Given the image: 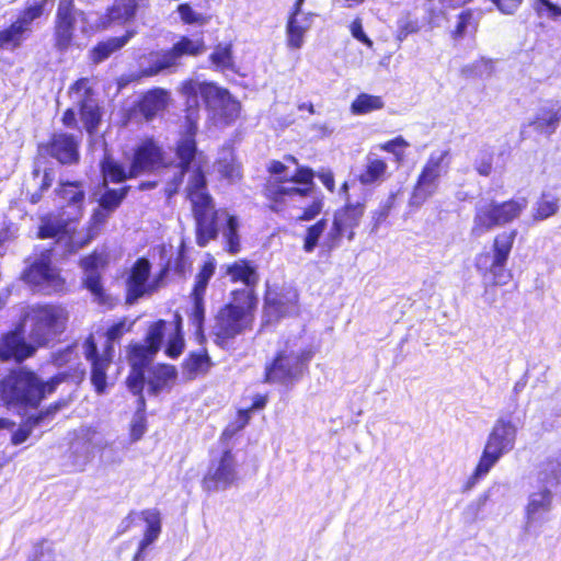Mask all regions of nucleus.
<instances>
[{
    "label": "nucleus",
    "instance_id": "nucleus-1",
    "mask_svg": "<svg viewBox=\"0 0 561 561\" xmlns=\"http://www.w3.org/2000/svg\"><path fill=\"white\" fill-rule=\"evenodd\" d=\"M199 106H187L184 110V128L174 144V154L178 159L179 172L168 182L164 195L173 197L183 184L185 173H188L185 187V198L190 202L194 218L195 241L201 248L206 247L218 237V210L208 190L207 158L198 149L197 134Z\"/></svg>",
    "mask_w": 561,
    "mask_h": 561
},
{
    "label": "nucleus",
    "instance_id": "nucleus-2",
    "mask_svg": "<svg viewBox=\"0 0 561 561\" xmlns=\"http://www.w3.org/2000/svg\"><path fill=\"white\" fill-rule=\"evenodd\" d=\"M270 175H283L287 167L279 160H271L266 167ZM316 172L307 165H298L290 178L268 176L262 184L261 195L271 213L283 214L296 208L295 199L310 196L314 185Z\"/></svg>",
    "mask_w": 561,
    "mask_h": 561
},
{
    "label": "nucleus",
    "instance_id": "nucleus-3",
    "mask_svg": "<svg viewBox=\"0 0 561 561\" xmlns=\"http://www.w3.org/2000/svg\"><path fill=\"white\" fill-rule=\"evenodd\" d=\"M230 296L232 301L221 306L215 317L214 334L221 343L253 329L259 304L252 289H233Z\"/></svg>",
    "mask_w": 561,
    "mask_h": 561
},
{
    "label": "nucleus",
    "instance_id": "nucleus-4",
    "mask_svg": "<svg viewBox=\"0 0 561 561\" xmlns=\"http://www.w3.org/2000/svg\"><path fill=\"white\" fill-rule=\"evenodd\" d=\"M517 237L516 229L504 230L496 233L492 239L491 253L481 252L474 259V267L484 278L490 282L484 293L490 288L506 285L512 278V272L506 268L507 261L514 248Z\"/></svg>",
    "mask_w": 561,
    "mask_h": 561
},
{
    "label": "nucleus",
    "instance_id": "nucleus-5",
    "mask_svg": "<svg viewBox=\"0 0 561 561\" xmlns=\"http://www.w3.org/2000/svg\"><path fill=\"white\" fill-rule=\"evenodd\" d=\"M27 317L32 321L28 336L37 347L60 342L70 318L67 307L59 302L35 304L30 307Z\"/></svg>",
    "mask_w": 561,
    "mask_h": 561
},
{
    "label": "nucleus",
    "instance_id": "nucleus-6",
    "mask_svg": "<svg viewBox=\"0 0 561 561\" xmlns=\"http://www.w3.org/2000/svg\"><path fill=\"white\" fill-rule=\"evenodd\" d=\"M180 91L186 98L199 94L206 108L216 111L219 119L226 125L236 122L241 114V102L227 88L219 87L216 82L198 83L193 79H186L182 82Z\"/></svg>",
    "mask_w": 561,
    "mask_h": 561
},
{
    "label": "nucleus",
    "instance_id": "nucleus-7",
    "mask_svg": "<svg viewBox=\"0 0 561 561\" xmlns=\"http://www.w3.org/2000/svg\"><path fill=\"white\" fill-rule=\"evenodd\" d=\"M526 207V198L490 201L479 205L474 209L470 233L474 238H480L496 227L511 224L520 216Z\"/></svg>",
    "mask_w": 561,
    "mask_h": 561
},
{
    "label": "nucleus",
    "instance_id": "nucleus-8",
    "mask_svg": "<svg viewBox=\"0 0 561 561\" xmlns=\"http://www.w3.org/2000/svg\"><path fill=\"white\" fill-rule=\"evenodd\" d=\"M312 357L313 352L310 348L294 352L286 346L277 351L273 359L266 364L264 381L279 386L297 382L307 371L308 364Z\"/></svg>",
    "mask_w": 561,
    "mask_h": 561
},
{
    "label": "nucleus",
    "instance_id": "nucleus-9",
    "mask_svg": "<svg viewBox=\"0 0 561 561\" xmlns=\"http://www.w3.org/2000/svg\"><path fill=\"white\" fill-rule=\"evenodd\" d=\"M51 0H32L19 11L14 21L0 28V50H15L32 33L34 22L48 15Z\"/></svg>",
    "mask_w": 561,
    "mask_h": 561
},
{
    "label": "nucleus",
    "instance_id": "nucleus-10",
    "mask_svg": "<svg viewBox=\"0 0 561 561\" xmlns=\"http://www.w3.org/2000/svg\"><path fill=\"white\" fill-rule=\"evenodd\" d=\"M516 433V426L511 421L499 420L495 423L474 470L476 479L485 476L504 454L514 448Z\"/></svg>",
    "mask_w": 561,
    "mask_h": 561
},
{
    "label": "nucleus",
    "instance_id": "nucleus-11",
    "mask_svg": "<svg viewBox=\"0 0 561 561\" xmlns=\"http://www.w3.org/2000/svg\"><path fill=\"white\" fill-rule=\"evenodd\" d=\"M365 210V202L345 203L339 207L333 214L332 225L323 241V247L331 252L340 247L343 238L353 241L356 234L355 229L359 227Z\"/></svg>",
    "mask_w": 561,
    "mask_h": 561
},
{
    "label": "nucleus",
    "instance_id": "nucleus-12",
    "mask_svg": "<svg viewBox=\"0 0 561 561\" xmlns=\"http://www.w3.org/2000/svg\"><path fill=\"white\" fill-rule=\"evenodd\" d=\"M104 192L98 199V208L93 209L89 221L84 228L83 237L78 240L80 248L89 244L103 230L111 215L119 208L128 193L130 185H123L118 188L104 187Z\"/></svg>",
    "mask_w": 561,
    "mask_h": 561
},
{
    "label": "nucleus",
    "instance_id": "nucleus-13",
    "mask_svg": "<svg viewBox=\"0 0 561 561\" xmlns=\"http://www.w3.org/2000/svg\"><path fill=\"white\" fill-rule=\"evenodd\" d=\"M450 151L432 153L422 167L412 187L411 199L420 205L426 202L438 188V181L449 167Z\"/></svg>",
    "mask_w": 561,
    "mask_h": 561
},
{
    "label": "nucleus",
    "instance_id": "nucleus-14",
    "mask_svg": "<svg viewBox=\"0 0 561 561\" xmlns=\"http://www.w3.org/2000/svg\"><path fill=\"white\" fill-rule=\"evenodd\" d=\"M53 249H45L39 256L26 266L23 279L27 284L44 286L49 293L60 294L67 289L65 277L60 270L53 265Z\"/></svg>",
    "mask_w": 561,
    "mask_h": 561
},
{
    "label": "nucleus",
    "instance_id": "nucleus-15",
    "mask_svg": "<svg viewBox=\"0 0 561 561\" xmlns=\"http://www.w3.org/2000/svg\"><path fill=\"white\" fill-rule=\"evenodd\" d=\"M206 50L203 38L192 39L188 36H180V38L167 50L161 57L149 67L140 70L139 78L153 77L161 71L178 65L179 60L184 56L197 57Z\"/></svg>",
    "mask_w": 561,
    "mask_h": 561
},
{
    "label": "nucleus",
    "instance_id": "nucleus-16",
    "mask_svg": "<svg viewBox=\"0 0 561 561\" xmlns=\"http://www.w3.org/2000/svg\"><path fill=\"white\" fill-rule=\"evenodd\" d=\"M130 164L137 176L171 165L163 146L153 136L141 138L133 148Z\"/></svg>",
    "mask_w": 561,
    "mask_h": 561
},
{
    "label": "nucleus",
    "instance_id": "nucleus-17",
    "mask_svg": "<svg viewBox=\"0 0 561 561\" xmlns=\"http://www.w3.org/2000/svg\"><path fill=\"white\" fill-rule=\"evenodd\" d=\"M76 2L75 0H59L54 25L53 47L57 53L64 54L76 45Z\"/></svg>",
    "mask_w": 561,
    "mask_h": 561
},
{
    "label": "nucleus",
    "instance_id": "nucleus-18",
    "mask_svg": "<svg viewBox=\"0 0 561 561\" xmlns=\"http://www.w3.org/2000/svg\"><path fill=\"white\" fill-rule=\"evenodd\" d=\"M170 103V93L164 88L154 87L144 92L128 108L125 123L131 121L152 122L162 115Z\"/></svg>",
    "mask_w": 561,
    "mask_h": 561
},
{
    "label": "nucleus",
    "instance_id": "nucleus-19",
    "mask_svg": "<svg viewBox=\"0 0 561 561\" xmlns=\"http://www.w3.org/2000/svg\"><path fill=\"white\" fill-rule=\"evenodd\" d=\"M216 271L214 257H208L203 262L195 275L194 284L190 293L192 310L188 314L191 323L197 331L203 330L205 321V295L209 280Z\"/></svg>",
    "mask_w": 561,
    "mask_h": 561
},
{
    "label": "nucleus",
    "instance_id": "nucleus-20",
    "mask_svg": "<svg viewBox=\"0 0 561 561\" xmlns=\"http://www.w3.org/2000/svg\"><path fill=\"white\" fill-rule=\"evenodd\" d=\"M85 377V371L80 368H71L58 373L49 381L42 382L36 374L25 368L12 369L7 378L0 380V386H57L59 383L80 385Z\"/></svg>",
    "mask_w": 561,
    "mask_h": 561
},
{
    "label": "nucleus",
    "instance_id": "nucleus-21",
    "mask_svg": "<svg viewBox=\"0 0 561 561\" xmlns=\"http://www.w3.org/2000/svg\"><path fill=\"white\" fill-rule=\"evenodd\" d=\"M263 300L264 312L275 320L299 311V293L293 286L268 288Z\"/></svg>",
    "mask_w": 561,
    "mask_h": 561
},
{
    "label": "nucleus",
    "instance_id": "nucleus-22",
    "mask_svg": "<svg viewBox=\"0 0 561 561\" xmlns=\"http://www.w3.org/2000/svg\"><path fill=\"white\" fill-rule=\"evenodd\" d=\"M79 146L73 135L53 133L46 141L38 144L37 151L54 158L60 164H76L80 160Z\"/></svg>",
    "mask_w": 561,
    "mask_h": 561
},
{
    "label": "nucleus",
    "instance_id": "nucleus-23",
    "mask_svg": "<svg viewBox=\"0 0 561 561\" xmlns=\"http://www.w3.org/2000/svg\"><path fill=\"white\" fill-rule=\"evenodd\" d=\"M237 479L236 459L230 449H226L219 459L211 462L203 479V488L208 492L228 488Z\"/></svg>",
    "mask_w": 561,
    "mask_h": 561
},
{
    "label": "nucleus",
    "instance_id": "nucleus-24",
    "mask_svg": "<svg viewBox=\"0 0 561 561\" xmlns=\"http://www.w3.org/2000/svg\"><path fill=\"white\" fill-rule=\"evenodd\" d=\"M55 388H0V402L9 410L21 413L26 408L38 405L47 390L51 393Z\"/></svg>",
    "mask_w": 561,
    "mask_h": 561
},
{
    "label": "nucleus",
    "instance_id": "nucleus-25",
    "mask_svg": "<svg viewBox=\"0 0 561 561\" xmlns=\"http://www.w3.org/2000/svg\"><path fill=\"white\" fill-rule=\"evenodd\" d=\"M36 348L38 347L32 341L31 343L25 341L21 329H14L3 334L0 340V360L14 359L16 363H22L32 357Z\"/></svg>",
    "mask_w": 561,
    "mask_h": 561
},
{
    "label": "nucleus",
    "instance_id": "nucleus-26",
    "mask_svg": "<svg viewBox=\"0 0 561 561\" xmlns=\"http://www.w3.org/2000/svg\"><path fill=\"white\" fill-rule=\"evenodd\" d=\"M153 358V354L142 350L141 343H131L127 346V362L130 368L126 378L127 386H145Z\"/></svg>",
    "mask_w": 561,
    "mask_h": 561
},
{
    "label": "nucleus",
    "instance_id": "nucleus-27",
    "mask_svg": "<svg viewBox=\"0 0 561 561\" xmlns=\"http://www.w3.org/2000/svg\"><path fill=\"white\" fill-rule=\"evenodd\" d=\"M150 271L151 264L146 257L137 259L131 265L126 278V304L133 305L150 291L148 286Z\"/></svg>",
    "mask_w": 561,
    "mask_h": 561
},
{
    "label": "nucleus",
    "instance_id": "nucleus-28",
    "mask_svg": "<svg viewBox=\"0 0 561 561\" xmlns=\"http://www.w3.org/2000/svg\"><path fill=\"white\" fill-rule=\"evenodd\" d=\"M149 8L150 0H114L105 11L103 27L112 23L125 24L131 22L139 11Z\"/></svg>",
    "mask_w": 561,
    "mask_h": 561
},
{
    "label": "nucleus",
    "instance_id": "nucleus-29",
    "mask_svg": "<svg viewBox=\"0 0 561 561\" xmlns=\"http://www.w3.org/2000/svg\"><path fill=\"white\" fill-rule=\"evenodd\" d=\"M561 123V101L549 100L539 107L529 125L541 135L551 136Z\"/></svg>",
    "mask_w": 561,
    "mask_h": 561
},
{
    "label": "nucleus",
    "instance_id": "nucleus-30",
    "mask_svg": "<svg viewBox=\"0 0 561 561\" xmlns=\"http://www.w3.org/2000/svg\"><path fill=\"white\" fill-rule=\"evenodd\" d=\"M99 169L102 178V186L106 187L108 184H118L127 180L136 179L137 174L131 164L128 168L114 159L111 154H104L99 163Z\"/></svg>",
    "mask_w": 561,
    "mask_h": 561
},
{
    "label": "nucleus",
    "instance_id": "nucleus-31",
    "mask_svg": "<svg viewBox=\"0 0 561 561\" xmlns=\"http://www.w3.org/2000/svg\"><path fill=\"white\" fill-rule=\"evenodd\" d=\"M140 516L147 527L144 537L139 541L138 549L133 561H140L144 558L146 549L151 546L161 534V514L157 508H147L140 512Z\"/></svg>",
    "mask_w": 561,
    "mask_h": 561
},
{
    "label": "nucleus",
    "instance_id": "nucleus-32",
    "mask_svg": "<svg viewBox=\"0 0 561 561\" xmlns=\"http://www.w3.org/2000/svg\"><path fill=\"white\" fill-rule=\"evenodd\" d=\"M226 275L231 283H242L245 286L243 289H252L253 293H256L255 288L260 277L256 267L251 261L240 259L228 264L226 266Z\"/></svg>",
    "mask_w": 561,
    "mask_h": 561
},
{
    "label": "nucleus",
    "instance_id": "nucleus-33",
    "mask_svg": "<svg viewBox=\"0 0 561 561\" xmlns=\"http://www.w3.org/2000/svg\"><path fill=\"white\" fill-rule=\"evenodd\" d=\"M134 36L133 31H127L122 36L108 37L98 42L89 50V60L92 65H99L108 59L113 54L121 50Z\"/></svg>",
    "mask_w": 561,
    "mask_h": 561
},
{
    "label": "nucleus",
    "instance_id": "nucleus-34",
    "mask_svg": "<svg viewBox=\"0 0 561 561\" xmlns=\"http://www.w3.org/2000/svg\"><path fill=\"white\" fill-rule=\"evenodd\" d=\"M553 494L550 486L543 484L542 489L530 493L526 506V524L531 525L542 514L550 512L552 506Z\"/></svg>",
    "mask_w": 561,
    "mask_h": 561
},
{
    "label": "nucleus",
    "instance_id": "nucleus-35",
    "mask_svg": "<svg viewBox=\"0 0 561 561\" xmlns=\"http://www.w3.org/2000/svg\"><path fill=\"white\" fill-rule=\"evenodd\" d=\"M196 8H198L199 11L195 10L191 2H183L176 7V12L183 24L204 26L211 21L213 15L209 13V0L197 3Z\"/></svg>",
    "mask_w": 561,
    "mask_h": 561
},
{
    "label": "nucleus",
    "instance_id": "nucleus-36",
    "mask_svg": "<svg viewBox=\"0 0 561 561\" xmlns=\"http://www.w3.org/2000/svg\"><path fill=\"white\" fill-rule=\"evenodd\" d=\"M312 13H307L297 19L286 21V45L290 49H300L305 42V35L311 27Z\"/></svg>",
    "mask_w": 561,
    "mask_h": 561
},
{
    "label": "nucleus",
    "instance_id": "nucleus-37",
    "mask_svg": "<svg viewBox=\"0 0 561 561\" xmlns=\"http://www.w3.org/2000/svg\"><path fill=\"white\" fill-rule=\"evenodd\" d=\"M77 111L87 133L89 135L95 134L102 123L103 116V111L99 101H83L77 103Z\"/></svg>",
    "mask_w": 561,
    "mask_h": 561
},
{
    "label": "nucleus",
    "instance_id": "nucleus-38",
    "mask_svg": "<svg viewBox=\"0 0 561 561\" xmlns=\"http://www.w3.org/2000/svg\"><path fill=\"white\" fill-rule=\"evenodd\" d=\"M387 170V162L382 158L368 156L363 170L357 175V181L365 186L381 182L386 178Z\"/></svg>",
    "mask_w": 561,
    "mask_h": 561
},
{
    "label": "nucleus",
    "instance_id": "nucleus-39",
    "mask_svg": "<svg viewBox=\"0 0 561 561\" xmlns=\"http://www.w3.org/2000/svg\"><path fill=\"white\" fill-rule=\"evenodd\" d=\"M68 222L57 218L53 214H46L41 217L36 237L41 240L59 238L67 233Z\"/></svg>",
    "mask_w": 561,
    "mask_h": 561
},
{
    "label": "nucleus",
    "instance_id": "nucleus-40",
    "mask_svg": "<svg viewBox=\"0 0 561 561\" xmlns=\"http://www.w3.org/2000/svg\"><path fill=\"white\" fill-rule=\"evenodd\" d=\"M65 403H56L54 407H50L45 412H41L37 416L28 417L11 436V443L13 445H20L24 443L30 435L32 434L34 427L38 426L46 416L50 415L53 412L59 410L64 407Z\"/></svg>",
    "mask_w": 561,
    "mask_h": 561
},
{
    "label": "nucleus",
    "instance_id": "nucleus-41",
    "mask_svg": "<svg viewBox=\"0 0 561 561\" xmlns=\"http://www.w3.org/2000/svg\"><path fill=\"white\" fill-rule=\"evenodd\" d=\"M113 360V345H106L99 358L90 362L91 382L93 386H107L106 370Z\"/></svg>",
    "mask_w": 561,
    "mask_h": 561
},
{
    "label": "nucleus",
    "instance_id": "nucleus-42",
    "mask_svg": "<svg viewBox=\"0 0 561 561\" xmlns=\"http://www.w3.org/2000/svg\"><path fill=\"white\" fill-rule=\"evenodd\" d=\"M57 193L67 201L69 206L76 207L80 214L83 211L85 193L80 181L60 182Z\"/></svg>",
    "mask_w": 561,
    "mask_h": 561
},
{
    "label": "nucleus",
    "instance_id": "nucleus-43",
    "mask_svg": "<svg viewBox=\"0 0 561 561\" xmlns=\"http://www.w3.org/2000/svg\"><path fill=\"white\" fill-rule=\"evenodd\" d=\"M208 60L218 71L232 70L234 68L232 44H217L208 56Z\"/></svg>",
    "mask_w": 561,
    "mask_h": 561
},
{
    "label": "nucleus",
    "instance_id": "nucleus-44",
    "mask_svg": "<svg viewBox=\"0 0 561 561\" xmlns=\"http://www.w3.org/2000/svg\"><path fill=\"white\" fill-rule=\"evenodd\" d=\"M239 220L234 215H227L224 239L225 250L230 255H236L241 251V238L239 234Z\"/></svg>",
    "mask_w": 561,
    "mask_h": 561
},
{
    "label": "nucleus",
    "instance_id": "nucleus-45",
    "mask_svg": "<svg viewBox=\"0 0 561 561\" xmlns=\"http://www.w3.org/2000/svg\"><path fill=\"white\" fill-rule=\"evenodd\" d=\"M538 478L542 484L550 488L561 483V453L542 463Z\"/></svg>",
    "mask_w": 561,
    "mask_h": 561
},
{
    "label": "nucleus",
    "instance_id": "nucleus-46",
    "mask_svg": "<svg viewBox=\"0 0 561 561\" xmlns=\"http://www.w3.org/2000/svg\"><path fill=\"white\" fill-rule=\"evenodd\" d=\"M134 396L137 397V411L134 414L130 424V437L133 442L139 440L146 432V416H145V398L141 393L142 388H135Z\"/></svg>",
    "mask_w": 561,
    "mask_h": 561
},
{
    "label": "nucleus",
    "instance_id": "nucleus-47",
    "mask_svg": "<svg viewBox=\"0 0 561 561\" xmlns=\"http://www.w3.org/2000/svg\"><path fill=\"white\" fill-rule=\"evenodd\" d=\"M385 102L381 96L359 93L351 104V112L355 115H364L381 110Z\"/></svg>",
    "mask_w": 561,
    "mask_h": 561
},
{
    "label": "nucleus",
    "instance_id": "nucleus-48",
    "mask_svg": "<svg viewBox=\"0 0 561 561\" xmlns=\"http://www.w3.org/2000/svg\"><path fill=\"white\" fill-rule=\"evenodd\" d=\"M209 366L210 359L205 351L191 352L182 363L184 373L190 377L197 376L198 374H205Z\"/></svg>",
    "mask_w": 561,
    "mask_h": 561
},
{
    "label": "nucleus",
    "instance_id": "nucleus-49",
    "mask_svg": "<svg viewBox=\"0 0 561 561\" xmlns=\"http://www.w3.org/2000/svg\"><path fill=\"white\" fill-rule=\"evenodd\" d=\"M559 210V198L547 193H542L537 201L533 219L535 221H542L554 216Z\"/></svg>",
    "mask_w": 561,
    "mask_h": 561
},
{
    "label": "nucleus",
    "instance_id": "nucleus-50",
    "mask_svg": "<svg viewBox=\"0 0 561 561\" xmlns=\"http://www.w3.org/2000/svg\"><path fill=\"white\" fill-rule=\"evenodd\" d=\"M167 321L159 319L152 322L145 336L146 344H142V350L156 355L162 344Z\"/></svg>",
    "mask_w": 561,
    "mask_h": 561
},
{
    "label": "nucleus",
    "instance_id": "nucleus-51",
    "mask_svg": "<svg viewBox=\"0 0 561 561\" xmlns=\"http://www.w3.org/2000/svg\"><path fill=\"white\" fill-rule=\"evenodd\" d=\"M68 94L76 99V104L83 101L91 102L98 100L91 79L88 77L75 80L68 88Z\"/></svg>",
    "mask_w": 561,
    "mask_h": 561
},
{
    "label": "nucleus",
    "instance_id": "nucleus-52",
    "mask_svg": "<svg viewBox=\"0 0 561 561\" xmlns=\"http://www.w3.org/2000/svg\"><path fill=\"white\" fill-rule=\"evenodd\" d=\"M325 227V218H320L314 224L307 227L302 244V249L305 252L311 253L317 248V245L319 244V240L324 232Z\"/></svg>",
    "mask_w": 561,
    "mask_h": 561
},
{
    "label": "nucleus",
    "instance_id": "nucleus-53",
    "mask_svg": "<svg viewBox=\"0 0 561 561\" xmlns=\"http://www.w3.org/2000/svg\"><path fill=\"white\" fill-rule=\"evenodd\" d=\"M409 147V141L401 135L379 145V149L381 151L391 153L393 156L394 162L398 164L403 163L405 160V150Z\"/></svg>",
    "mask_w": 561,
    "mask_h": 561
},
{
    "label": "nucleus",
    "instance_id": "nucleus-54",
    "mask_svg": "<svg viewBox=\"0 0 561 561\" xmlns=\"http://www.w3.org/2000/svg\"><path fill=\"white\" fill-rule=\"evenodd\" d=\"M108 264V255L104 252L93 250L79 261V265L84 273H100Z\"/></svg>",
    "mask_w": 561,
    "mask_h": 561
},
{
    "label": "nucleus",
    "instance_id": "nucleus-55",
    "mask_svg": "<svg viewBox=\"0 0 561 561\" xmlns=\"http://www.w3.org/2000/svg\"><path fill=\"white\" fill-rule=\"evenodd\" d=\"M83 287L88 289L99 304H105L108 296L102 284L101 273H84Z\"/></svg>",
    "mask_w": 561,
    "mask_h": 561
},
{
    "label": "nucleus",
    "instance_id": "nucleus-56",
    "mask_svg": "<svg viewBox=\"0 0 561 561\" xmlns=\"http://www.w3.org/2000/svg\"><path fill=\"white\" fill-rule=\"evenodd\" d=\"M249 410H239L234 421L230 422L221 433L220 440L227 444L236 434L242 431L250 422Z\"/></svg>",
    "mask_w": 561,
    "mask_h": 561
},
{
    "label": "nucleus",
    "instance_id": "nucleus-57",
    "mask_svg": "<svg viewBox=\"0 0 561 561\" xmlns=\"http://www.w3.org/2000/svg\"><path fill=\"white\" fill-rule=\"evenodd\" d=\"M219 174L222 179L229 182H238L243 178L242 164L236 159H220L219 160Z\"/></svg>",
    "mask_w": 561,
    "mask_h": 561
},
{
    "label": "nucleus",
    "instance_id": "nucleus-58",
    "mask_svg": "<svg viewBox=\"0 0 561 561\" xmlns=\"http://www.w3.org/2000/svg\"><path fill=\"white\" fill-rule=\"evenodd\" d=\"M393 207L394 195H390L386 202L379 204L378 208L371 213L373 231H377L387 221Z\"/></svg>",
    "mask_w": 561,
    "mask_h": 561
},
{
    "label": "nucleus",
    "instance_id": "nucleus-59",
    "mask_svg": "<svg viewBox=\"0 0 561 561\" xmlns=\"http://www.w3.org/2000/svg\"><path fill=\"white\" fill-rule=\"evenodd\" d=\"M324 208V197H314L307 206H305L301 213L298 215L297 220L299 221H311L316 219Z\"/></svg>",
    "mask_w": 561,
    "mask_h": 561
},
{
    "label": "nucleus",
    "instance_id": "nucleus-60",
    "mask_svg": "<svg viewBox=\"0 0 561 561\" xmlns=\"http://www.w3.org/2000/svg\"><path fill=\"white\" fill-rule=\"evenodd\" d=\"M472 20H473L472 10L466 9V10L461 11L457 15V22H456L455 27L450 31V37L454 41L461 39L465 36L466 30L470 25Z\"/></svg>",
    "mask_w": 561,
    "mask_h": 561
},
{
    "label": "nucleus",
    "instance_id": "nucleus-61",
    "mask_svg": "<svg viewBox=\"0 0 561 561\" xmlns=\"http://www.w3.org/2000/svg\"><path fill=\"white\" fill-rule=\"evenodd\" d=\"M53 181H54V176H53V173H51V170L50 169H46L44 172H43V178H42V181L38 185V188L31 193L28 190L26 191V195H27V201L32 204V205H36L41 202L42 197H43V194L49 190V187L51 186L53 184Z\"/></svg>",
    "mask_w": 561,
    "mask_h": 561
},
{
    "label": "nucleus",
    "instance_id": "nucleus-62",
    "mask_svg": "<svg viewBox=\"0 0 561 561\" xmlns=\"http://www.w3.org/2000/svg\"><path fill=\"white\" fill-rule=\"evenodd\" d=\"M191 267L192 263L190 259L186 256L185 244L184 242H182L176 250V255L173 262L172 270L178 276L184 277L186 273L191 271Z\"/></svg>",
    "mask_w": 561,
    "mask_h": 561
},
{
    "label": "nucleus",
    "instance_id": "nucleus-63",
    "mask_svg": "<svg viewBox=\"0 0 561 561\" xmlns=\"http://www.w3.org/2000/svg\"><path fill=\"white\" fill-rule=\"evenodd\" d=\"M184 346H185V343H184L183 334L172 333L169 336V340H168V343H167V346L164 350V354L169 358L175 359L181 356V354L184 351Z\"/></svg>",
    "mask_w": 561,
    "mask_h": 561
},
{
    "label": "nucleus",
    "instance_id": "nucleus-64",
    "mask_svg": "<svg viewBox=\"0 0 561 561\" xmlns=\"http://www.w3.org/2000/svg\"><path fill=\"white\" fill-rule=\"evenodd\" d=\"M130 328L131 323L127 324L126 319H121L119 321L110 325L105 333L107 345H112L113 341L121 339L126 332L130 330Z\"/></svg>",
    "mask_w": 561,
    "mask_h": 561
}]
</instances>
